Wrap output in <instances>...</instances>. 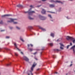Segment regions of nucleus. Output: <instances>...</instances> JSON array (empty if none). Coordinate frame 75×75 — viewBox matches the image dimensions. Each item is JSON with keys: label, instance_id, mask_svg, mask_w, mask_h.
Segmentation results:
<instances>
[{"label": "nucleus", "instance_id": "0eeeda50", "mask_svg": "<svg viewBox=\"0 0 75 75\" xmlns=\"http://www.w3.org/2000/svg\"><path fill=\"white\" fill-rule=\"evenodd\" d=\"M46 11L44 9H42V10L41 11V13L42 14H46Z\"/></svg>", "mask_w": 75, "mask_h": 75}, {"label": "nucleus", "instance_id": "1a4fd4ad", "mask_svg": "<svg viewBox=\"0 0 75 75\" xmlns=\"http://www.w3.org/2000/svg\"><path fill=\"white\" fill-rule=\"evenodd\" d=\"M23 59L26 61L28 62L29 61V59L26 57H23Z\"/></svg>", "mask_w": 75, "mask_h": 75}, {"label": "nucleus", "instance_id": "4be33fe9", "mask_svg": "<svg viewBox=\"0 0 75 75\" xmlns=\"http://www.w3.org/2000/svg\"><path fill=\"white\" fill-rule=\"evenodd\" d=\"M16 28L18 30H20V28H19V27H18V26H16Z\"/></svg>", "mask_w": 75, "mask_h": 75}, {"label": "nucleus", "instance_id": "bb28decb", "mask_svg": "<svg viewBox=\"0 0 75 75\" xmlns=\"http://www.w3.org/2000/svg\"><path fill=\"white\" fill-rule=\"evenodd\" d=\"M15 55L16 56H18V54H17V53H15Z\"/></svg>", "mask_w": 75, "mask_h": 75}, {"label": "nucleus", "instance_id": "79ce46f5", "mask_svg": "<svg viewBox=\"0 0 75 75\" xmlns=\"http://www.w3.org/2000/svg\"><path fill=\"white\" fill-rule=\"evenodd\" d=\"M36 50H37V51H38V50H38V49H37Z\"/></svg>", "mask_w": 75, "mask_h": 75}, {"label": "nucleus", "instance_id": "a878e982", "mask_svg": "<svg viewBox=\"0 0 75 75\" xmlns=\"http://www.w3.org/2000/svg\"><path fill=\"white\" fill-rule=\"evenodd\" d=\"M53 58H56V55H54L53 56Z\"/></svg>", "mask_w": 75, "mask_h": 75}, {"label": "nucleus", "instance_id": "6ab92c4d", "mask_svg": "<svg viewBox=\"0 0 75 75\" xmlns=\"http://www.w3.org/2000/svg\"><path fill=\"white\" fill-rule=\"evenodd\" d=\"M10 65H11V63H10L9 64H7L6 65L8 67L10 66Z\"/></svg>", "mask_w": 75, "mask_h": 75}, {"label": "nucleus", "instance_id": "aec40b11", "mask_svg": "<svg viewBox=\"0 0 75 75\" xmlns=\"http://www.w3.org/2000/svg\"><path fill=\"white\" fill-rule=\"evenodd\" d=\"M48 16L50 18H52L51 15H48Z\"/></svg>", "mask_w": 75, "mask_h": 75}, {"label": "nucleus", "instance_id": "4468645a", "mask_svg": "<svg viewBox=\"0 0 75 75\" xmlns=\"http://www.w3.org/2000/svg\"><path fill=\"white\" fill-rule=\"evenodd\" d=\"M14 45H15V47H16V49H17L18 50L20 51V50L17 48V45H16V43H14Z\"/></svg>", "mask_w": 75, "mask_h": 75}, {"label": "nucleus", "instance_id": "cd10ccee", "mask_svg": "<svg viewBox=\"0 0 75 75\" xmlns=\"http://www.w3.org/2000/svg\"><path fill=\"white\" fill-rule=\"evenodd\" d=\"M3 23V22L2 21H1V22H0V24H2Z\"/></svg>", "mask_w": 75, "mask_h": 75}, {"label": "nucleus", "instance_id": "412c9836", "mask_svg": "<svg viewBox=\"0 0 75 75\" xmlns=\"http://www.w3.org/2000/svg\"><path fill=\"white\" fill-rule=\"evenodd\" d=\"M20 40L23 42H24V40H23V39L21 38V37H20Z\"/></svg>", "mask_w": 75, "mask_h": 75}, {"label": "nucleus", "instance_id": "58836bf2", "mask_svg": "<svg viewBox=\"0 0 75 75\" xmlns=\"http://www.w3.org/2000/svg\"><path fill=\"white\" fill-rule=\"evenodd\" d=\"M21 54H23V53L22 52H21Z\"/></svg>", "mask_w": 75, "mask_h": 75}, {"label": "nucleus", "instance_id": "f8f14e48", "mask_svg": "<svg viewBox=\"0 0 75 75\" xmlns=\"http://www.w3.org/2000/svg\"><path fill=\"white\" fill-rule=\"evenodd\" d=\"M55 2L56 3H60L62 4L63 3L61 2L60 1H59V0H56Z\"/></svg>", "mask_w": 75, "mask_h": 75}, {"label": "nucleus", "instance_id": "ddd939ff", "mask_svg": "<svg viewBox=\"0 0 75 75\" xmlns=\"http://www.w3.org/2000/svg\"><path fill=\"white\" fill-rule=\"evenodd\" d=\"M17 6L18 7H19V8H20V7L23 8V6H22L21 5H20V4L17 5Z\"/></svg>", "mask_w": 75, "mask_h": 75}, {"label": "nucleus", "instance_id": "f257e3e1", "mask_svg": "<svg viewBox=\"0 0 75 75\" xmlns=\"http://www.w3.org/2000/svg\"><path fill=\"white\" fill-rule=\"evenodd\" d=\"M8 20L10 21H8V23H11V22H13V24H18V22H15L16 21H17V19H12V18H8Z\"/></svg>", "mask_w": 75, "mask_h": 75}, {"label": "nucleus", "instance_id": "393cba45", "mask_svg": "<svg viewBox=\"0 0 75 75\" xmlns=\"http://www.w3.org/2000/svg\"><path fill=\"white\" fill-rule=\"evenodd\" d=\"M60 45L61 46H64V45L62 44H61V43H60Z\"/></svg>", "mask_w": 75, "mask_h": 75}, {"label": "nucleus", "instance_id": "8fccbe9b", "mask_svg": "<svg viewBox=\"0 0 75 75\" xmlns=\"http://www.w3.org/2000/svg\"><path fill=\"white\" fill-rule=\"evenodd\" d=\"M58 40H57V41H58Z\"/></svg>", "mask_w": 75, "mask_h": 75}, {"label": "nucleus", "instance_id": "423d86ee", "mask_svg": "<svg viewBox=\"0 0 75 75\" xmlns=\"http://www.w3.org/2000/svg\"><path fill=\"white\" fill-rule=\"evenodd\" d=\"M39 17L40 18V19L42 20H44L46 19V18L44 17V16H42L41 15H39Z\"/></svg>", "mask_w": 75, "mask_h": 75}, {"label": "nucleus", "instance_id": "a18cd8bd", "mask_svg": "<svg viewBox=\"0 0 75 75\" xmlns=\"http://www.w3.org/2000/svg\"><path fill=\"white\" fill-rule=\"evenodd\" d=\"M39 70V69H38L37 70V71H38V70Z\"/></svg>", "mask_w": 75, "mask_h": 75}, {"label": "nucleus", "instance_id": "2f4dec72", "mask_svg": "<svg viewBox=\"0 0 75 75\" xmlns=\"http://www.w3.org/2000/svg\"><path fill=\"white\" fill-rule=\"evenodd\" d=\"M37 53V52H35V53H34L33 54H34V55H35V54H36Z\"/></svg>", "mask_w": 75, "mask_h": 75}, {"label": "nucleus", "instance_id": "4d7b16f0", "mask_svg": "<svg viewBox=\"0 0 75 75\" xmlns=\"http://www.w3.org/2000/svg\"><path fill=\"white\" fill-rule=\"evenodd\" d=\"M58 63H59V62H58Z\"/></svg>", "mask_w": 75, "mask_h": 75}, {"label": "nucleus", "instance_id": "5701e85b", "mask_svg": "<svg viewBox=\"0 0 75 75\" xmlns=\"http://www.w3.org/2000/svg\"><path fill=\"white\" fill-rule=\"evenodd\" d=\"M50 45L51 46H53V43H50Z\"/></svg>", "mask_w": 75, "mask_h": 75}, {"label": "nucleus", "instance_id": "2eb2a0df", "mask_svg": "<svg viewBox=\"0 0 75 75\" xmlns=\"http://www.w3.org/2000/svg\"><path fill=\"white\" fill-rule=\"evenodd\" d=\"M39 28L44 31H46V30L45 29H43V28H41V27H40V26Z\"/></svg>", "mask_w": 75, "mask_h": 75}, {"label": "nucleus", "instance_id": "b1692460", "mask_svg": "<svg viewBox=\"0 0 75 75\" xmlns=\"http://www.w3.org/2000/svg\"><path fill=\"white\" fill-rule=\"evenodd\" d=\"M54 51H59V50H58V49H57V50H54Z\"/></svg>", "mask_w": 75, "mask_h": 75}, {"label": "nucleus", "instance_id": "39448f33", "mask_svg": "<svg viewBox=\"0 0 75 75\" xmlns=\"http://www.w3.org/2000/svg\"><path fill=\"white\" fill-rule=\"evenodd\" d=\"M31 46V47H33V45L31 44H28V49L30 51V52H32L33 50V49L32 48H30L29 47H30V46Z\"/></svg>", "mask_w": 75, "mask_h": 75}, {"label": "nucleus", "instance_id": "7c9ffc66", "mask_svg": "<svg viewBox=\"0 0 75 75\" xmlns=\"http://www.w3.org/2000/svg\"><path fill=\"white\" fill-rule=\"evenodd\" d=\"M10 38V37H8V36H7L6 37V39H8Z\"/></svg>", "mask_w": 75, "mask_h": 75}, {"label": "nucleus", "instance_id": "c03bdc74", "mask_svg": "<svg viewBox=\"0 0 75 75\" xmlns=\"http://www.w3.org/2000/svg\"><path fill=\"white\" fill-rule=\"evenodd\" d=\"M61 9V8H59V10H60Z\"/></svg>", "mask_w": 75, "mask_h": 75}, {"label": "nucleus", "instance_id": "603ef678", "mask_svg": "<svg viewBox=\"0 0 75 75\" xmlns=\"http://www.w3.org/2000/svg\"><path fill=\"white\" fill-rule=\"evenodd\" d=\"M59 11H60L59 10Z\"/></svg>", "mask_w": 75, "mask_h": 75}, {"label": "nucleus", "instance_id": "4c0bfd02", "mask_svg": "<svg viewBox=\"0 0 75 75\" xmlns=\"http://www.w3.org/2000/svg\"><path fill=\"white\" fill-rule=\"evenodd\" d=\"M30 7H33V6L32 5H31L30 6Z\"/></svg>", "mask_w": 75, "mask_h": 75}, {"label": "nucleus", "instance_id": "a19ab883", "mask_svg": "<svg viewBox=\"0 0 75 75\" xmlns=\"http://www.w3.org/2000/svg\"><path fill=\"white\" fill-rule=\"evenodd\" d=\"M1 49L0 48V52L1 51Z\"/></svg>", "mask_w": 75, "mask_h": 75}, {"label": "nucleus", "instance_id": "6e6552de", "mask_svg": "<svg viewBox=\"0 0 75 75\" xmlns=\"http://www.w3.org/2000/svg\"><path fill=\"white\" fill-rule=\"evenodd\" d=\"M75 45H74L73 46L71 47V49H73V53H75Z\"/></svg>", "mask_w": 75, "mask_h": 75}, {"label": "nucleus", "instance_id": "c756f323", "mask_svg": "<svg viewBox=\"0 0 75 75\" xmlns=\"http://www.w3.org/2000/svg\"><path fill=\"white\" fill-rule=\"evenodd\" d=\"M60 49L62 50H63V48L62 47V46L60 47Z\"/></svg>", "mask_w": 75, "mask_h": 75}, {"label": "nucleus", "instance_id": "ea45409f", "mask_svg": "<svg viewBox=\"0 0 75 75\" xmlns=\"http://www.w3.org/2000/svg\"><path fill=\"white\" fill-rule=\"evenodd\" d=\"M72 65V64H70V66L71 67Z\"/></svg>", "mask_w": 75, "mask_h": 75}, {"label": "nucleus", "instance_id": "c85d7f7f", "mask_svg": "<svg viewBox=\"0 0 75 75\" xmlns=\"http://www.w3.org/2000/svg\"><path fill=\"white\" fill-rule=\"evenodd\" d=\"M70 46V45H69L68 46H67V49H68L69 48V47Z\"/></svg>", "mask_w": 75, "mask_h": 75}, {"label": "nucleus", "instance_id": "c9c22d12", "mask_svg": "<svg viewBox=\"0 0 75 75\" xmlns=\"http://www.w3.org/2000/svg\"><path fill=\"white\" fill-rule=\"evenodd\" d=\"M43 1H46V0H42Z\"/></svg>", "mask_w": 75, "mask_h": 75}, {"label": "nucleus", "instance_id": "72a5a7b5", "mask_svg": "<svg viewBox=\"0 0 75 75\" xmlns=\"http://www.w3.org/2000/svg\"><path fill=\"white\" fill-rule=\"evenodd\" d=\"M5 31V30H1V32H3V31Z\"/></svg>", "mask_w": 75, "mask_h": 75}, {"label": "nucleus", "instance_id": "37998d69", "mask_svg": "<svg viewBox=\"0 0 75 75\" xmlns=\"http://www.w3.org/2000/svg\"><path fill=\"white\" fill-rule=\"evenodd\" d=\"M47 12H50V11H47Z\"/></svg>", "mask_w": 75, "mask_h": 75}, {"label": "nucleus", "instance_id": "864d4df0", "mask_svg": "<svg viewBox=\"0 0 75 75\" xmlns=\"http://www.w3.org/2000/svg\"><path fill=\"white\" fill-rule=\"evenodd\" d=\"M66 75H67V74H66Z\"/></svg>", "mask_w": 75, "mask_h": 75}, {"label": "nucleus", "instance_id": "473e14b6", "mask_svg": "<svg viewBox=\"0 0 75 75\" xmlns=\"http://www.w3.org/2000/svg\"><path fill=\"white\" fill-rule=\"evenodd\" d=\"M10 28L11 29L13 28L12 27H10Z\"/></svg>", "mask_w": 75, "mask_h": 75}, {"label": "nucleus", "instance_id": "f704fd0d", "mask_svg": "<svg viewBox=\"0 0 75 75\" xmlns=\"http://www.w3.org/2000/svg\"><path fill=\"white\" fill-rule=\"evenodd\" d=\"M70 46H72V43L71 42L70 43Z\"/></svg>", "mask_w": 75, "mask_h": 75}, {"label": "nucleus", "instance_id": "f03ea898", "mask_svg": "<svg viewBox=\"0 0 75 75\" xmlns=\"http://www.w3.org/2000/svg\"><path fill=\"white\" fill-rule=\"evenodd\" d=\"M37 65V64L35 63V62H34L33 64L32 67H31V71H28V75H30V74H31V75H33V74L32 73V72L33 71V69Z\"/></svg>", "mask_w": 75, "mask_h": 75}, {"label": "nucleus", "instance_id": "13d9d810", "mask_svg": "<svg viewBox=\"0 0 75 75\" xmlns=\"http://www.w3.org/2000/svg\"><path fill=\"white\" fill-rule=\"evenodd\" d=\"M74 72H75V71H74Z\"/></svg>", "mask_w": 75, "mask_h": 75}, {"label": "nucleus", "instance_id": "7ed1b4c3", "mask_svg": "<svg viewBox=\"0 0 75 75\" xmlns=\"http://www.w3.org/2000/svg\"><path fill=\"white\" fill-rule=\"evenodd\" d=\"M32 9V8H30V9H29L28 11H25L24 13H28V14L30 15H32L33 13H35V12L34 11H31V10Z\"/></svg>", "mask_w": 75, "mask_h": 75}, {"label": "nucleus", "instance_id": "e433bc0d", "mask_svg": "<svg viewBox=\"0 0 75 75\" xmlns=\"http://www.w3.org/2000/svg\"><path fill=\"white\" fill-rule=\"evenodd\" d=\"M51 1V2H54V1L53 0H52Z\"/></svg>", "mask_w": 75, "mask_h": 75}, {"label": "nucleus", "instance_id": "9d476101", "mask_svg": "<svg viewBox=\"0 0 75 75\" xmlns=\"http://www.w3.org/2000/svg\"><path fill=\"white\" fill-rule=\"evenodd\" d=\"M12 15H10V14H8V15H3L2 16V17H4L5 16H12Z\"/></svg>", "mask_w": 75, "mask_h": 75}, {"label": "nucleus", "instance_id": "5fc2aeb1", "mask_svg": "<svg viewBox=\"0 0 75 75\" xmlns=\"http://www.w3.org/2000/svg\"><path fill=\"white\" fill-rule=\"evenodd\" d=\"M70 1H72V0H70Z\"/></svg>", "mask_w": 75, "mask_h": 75}, {"label": "nucleus", "instance_id": "052dcab7", "mask_svg": "<svg viewBox=\"0 0 75 75\" xmlns=\"http://www.w3.org/2000/svg\"><path fill=\"white\" fill-rule=\"evenodd\" d=\"M63 57V56H62V57Z\"/></svg>", "mask_w": 75, "mask_h": 75}, {"label": "nucleus", "instance_id": "bf43d9fd", "mask_svg": "<svg viewBox=\"0 0 75 75\" xmlns=\"http://www.w3.org/2000/svg\"><path fill=\"white\" fill-rule=\"evenodd\" d=\"M43 49H42V50H43Z\"/></svg>", "mask_w": 75, "mask_h": 75}, {"label": "nucleus", "instance_id": "a211bd4d", "mask_svg": "<svg viewBox=\"0 0 75 75\" xmlns=\"http://www.w3.org/2000/svg\"><path fill=\"white\" fill-rule=\"evenodd\" d=\"M28 18L29 19H30V20H33V18H31L30 16H28Z\"/></svg>", "mask_w": 75, "mask_h": 75}, {"label": "nucleus", "instance_id": "49530a36", "mask_svg": "<svg viewBox=\"0 0 75 75\" xmlns=\"http://www.w3.org/2000/svg\"><path fill=\"white\" fill-rule=\"evenodd\" d=\"M35 59L36 60H38V59H36V58H35Z\"/></svg>", "mask_w": 75, "mask_h": 75}, {"label": "nucleus", "instance_id": "6e6d98bb", "mask_svg": "<svg viewBox=\"0 0 75 75\" xmlns=\"http://www.w3.org/2000/svg\"><path fill=\"white\" fill-rule=\"evenodd\" d=\"M52 21H53L52 20Z\"/></svg>", "mask_w": 75, "mask_h": 75}, {"label": "nucleus", "instance_id": "dca6fc26", "mask_svg": "<svg viewBox=\"0 0 75 75\" xmlns=\"http://www.w3.org/2000/svg\"><path fill=\"white\" fill-rule=\"evenodd\" d=\"M28 28L30 30H31L33 29L32 26H28Z\"/></svg>", "mask_w": 75, "mask_h": 75}, {"label": "nucleus", "instance_id": "3c124183", "mask_svg": "<svg viewBox=\"0 0 75 75\" xmlns=\"http://www.w3.org/2000/svg\"><path fill=\"white\" fill-rule=\"evenodd\" d=\"M34 33V34L35 35V33Z\"/></svg>", "mask_w": 75, "mask_h": 75}, {"label": "nucleus", "instance_id": "09e8293b", "mask_svg": "<svg viewBox=\"0 0 75 75\" xmlns=\"http://www.w3.org/2000/svg\"><path fill=\"white\" fill-rule=\"evenodd\" d=\"M55 73L57 74V72H56Z\"/></svg>", "mask_w": 75, "mask_h": 75}, {"label": "nucleus", "instance_id": "20e7f679", "mask_svg": "<svg viewBox=\"0 0 75 75\" xmlns=\"http://www.w3.org/2000/svg\"><path fill=\"white\" fill-rule=\"evenodd\" d=\"M66 39L68 40H73V43H75V40H74V38L72 37L68 36L66 37Z\"/></svg>", "mask_w": 75, "mask_h": 75}, {"label": "nucleus", "instance_id": "f3484780", "mask_svg": "<svg viewBox=\"0 0 75 75\" xmlns=\"http://www.w3.org/2000/svg\"><path fill=\"white\" fill-rule=\"evenodd\" d=\"M51 35L53 37H54V33H51Z\"/></svg>", "mask_w": 75, "mask_h": 75}, {"label": "nucleus", "instance_id": "de8ad7c7", "mask_svg": "<svg viewBox=\"0 0 75 75\" xmlns=\"http://www.w3.org/2000/svg\"><path fill=\"white\" fill-rule=\"evenodd\" d=\"M71 63H73L72 62H71Z\"/></svg>", "mask_w": 75, "mask_h": 75}, {"label": "nucleus", "instance_id": "9b49d317", "mask_svg": "<svg viewBox=\"0 0 75 75\" xmlns=\"http://www.w3.org/2000/svg\"><path fill=\"white\" fill-rule=\"evenodd\" d=\"M50 8H54L55 7V5L54 4H50Z\"/></svg>", "mask_w": 75, "mask_h": 75}]
</instances>
